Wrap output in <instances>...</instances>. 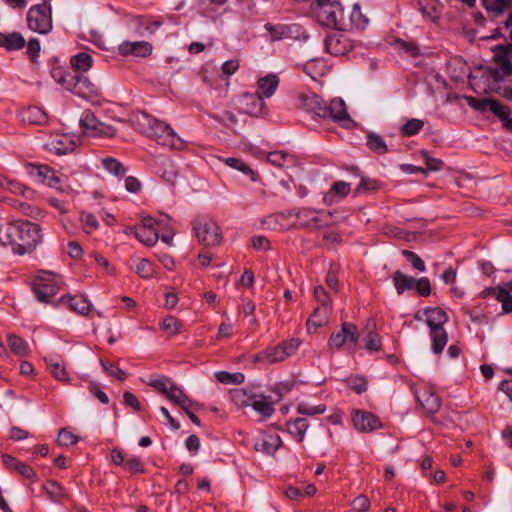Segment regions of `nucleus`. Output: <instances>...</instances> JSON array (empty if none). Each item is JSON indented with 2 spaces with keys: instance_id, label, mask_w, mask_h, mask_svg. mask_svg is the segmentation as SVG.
Masks as SVG:
<instances>
[{
  "instance_id": "8fccbe9b",
  "label": "nucleus",
  "mask_w": 512,
  "mask_h": 512,
  "mask_svg": "<svg viewBox=\"0 0 512 512\" xmlns=\"http://www.w3.org/2000/svg\"><path fill=\"white\" fill-rule=\"evenodd\" d=\"M101 365L105 373H107L109 376L114 377L120 381H124L126 379V372L119 368L116 364L101 360Z\"/></svg>"
},
{
  "instance_id": "4468645a",
  "label": "nucleus",
  "mask_w": 512,
  "mask_h": 512,
  "mask_svg": "<svg viewBox=\"0 0 512 512\" xmlns=\"http://www.w3.org/2000/svg\"><path fill=\"white\" fill-rule=\"evenodd\" d=\"M412 389L418 404L427 414L432 415L439 411L441 400L432 386L421 384Z\"/></svg>"
},
{
  "instance_id": "20e7f679",
  "label": "nucleus",
  "mask_w": 512,
  "mask_h": 512,
  "mask_svg": "<svg viewBox=\"0 0 512 512\" xmlns=\"http://www.w3.org/2000/svg\"><path fill=\"white\" fill-rule=\"evenodd\" d=\"M424 321L429 327L431 350L434 354H440L448 342V333L444 324L448 321L447 313L440 307H428L423 310Z\"/></svg>"
},
{
  "instance_id": "37998d69",
  "label": "nucleus",
  "mask_w": 512,
  "mask_h": 512,
  "mask_svg": "<svg viewBox=\"0 0 512 512\" xmlns=\"http://www.w3.org/2000/svg\"><path fill=\"white\" fill-rule=\"evenodd\" d=\"M50 373L59 381L63 383H67L69 381V374L65 368V366L59 361H55L50 359L47 362Z\"/></svg>"
},
{
  "instance_id": "4d7b16f0",
  "label": "nucleus",
  "mask_w": 512,
  "mask_h": 512,
  "mask_svg": "<svg viewBox=\"0 0 512 512\" xmlns=\"http://www.w3.org/2000/svg\"><path fill=\"white\" fill-rule=\"evenodd\" d=\"M57 442L61 446H71L78 442V437L70 432L66 428H62L59 431Z\"/></svg>"
},
{
  "instance_id": "c756f323",
  "label": "nucleus",
  "mask_w": 512,
  "mask_h": 512,
  "mask_svg": "<svg viewBox=\"0 0 512 512\" xmlns=\"http://www.w3.org/2000/svg\"><path fill=\"white\" fill-rule=\"evenodd\" d=\"M308 427L309 423L305 418L289 420L286 424L287 432L299 443L304 440Z\"/></svg>"
},
{
  "instance_id": "2eb2a0df",
  "label": "nucleus",
  "mask_w": 512,
  "mask_h": 512,
  "mask_svg": "<svg viewBox=\"0 0 512 512\" xmlns=\"http://www.w3.org/2000/svg\"><path fill=\"white\" fill-rule=\"evenodd\" d=\"M359 334L357 326L351 322H343L341 330L331 334L328 346L330 349L339 350L346 343L356 345L358 342Z\"/></svg>"
},
{
  "instance_id": "052dcab7",
  "label": "nucleus",
  "mask_w": 512,
  "mask_h": 512,
  "mask_svg": "<svg viewBox=\"0 0 512 512\" xmlns=\"http://www.w3.org/2000/svg\"><path fill=\"white\" fill-rule=\"evenodd\" d=\"M489 110L500 120L506 119L507 116L510 115L509 108L504 106L501 102L495 99H492Z\"/></svg>"
},
{
  "instance_id": "6ab92c4d",
  "label": "nucleus",
  "mask_w": 512,
  "mask_h": 512,
  "mask_svg": "<svg viewBox=\"0 0 512 512\" xmlns=\"http://www.w3.org/2000/svg\"><path fill=\"white\" fill-rule=\"evenodd\" d=\"M282 445V440L278 433L268 430L260 434L254 443L256 451L263 452L268 455L274 454Z\"/></svg>"
},
{
  "instance_id": "9d476101",
  "label": "nucleus",
  "mask_w": 512,
  "mask_h": 512,
  "mask_svg": "<svg viewBox=\"0 0 512 512\" xmlns=\"http://www.w3.org/2000/svg\"><path fill=\"white\" fill-rule=\"evenodd\" d=\"M193 230L198 241L205 246H218L222 242V232L211 218L199 216L193 221Z\"/></svg>"
},
{
  "instance_id": "0e129e2a",
  "label": "nucleus",
  "mask_w": 512,
  "mask_h": 512,
  "mask_svg": "<svg viewBox=\"0 0 512 512\" xmlns=\"http://www.w3.org/2000/svg\"><path fill=\"white\" fill-rule=\"evenodd\" d=\"M216 378L219 382L224 384H230V383H240L244 376L240 373L237 374H231L226 371H220L216 373Z\"/></svg>"
},
{
  "instance_id": "2f4dec72",
  "label": "nucleus",
  "mask_w": 512,
  "mask_h": 512,
  "mask_svg": "<svg viewBox=\"0 0 512 512\" xmlns=\"http://www.w3.org/2000/svg\"><path fill=\"white\" fill-rule=\"evenodd\" d=\"M332 313V306L331 305H325L324 307L319 306L317 307L312 315L307 320V326L308 328L313 327L315 329L323 326L327 321Z\"/></svg>"
},
{
  "instance_id": "774afa93",
  "label": "nucleus",
  "mask_w": 512,
  "mask_h": 512,
  "mask_svg": "<svg viewBox=\"0 0 512 512\" xmlns=\"http://www.w3.org/2000/svg\"><path fill=\"white\" fill-rule=\"evenodd\" d=\"M492 99L484 98V99H476L474 97H467L468 105L475 110L484 112L490 107Z\"/></svg>"
},
{
  "instance_id": "393cba45",
  "label": "nucleus",
  "mask_w": 512,
  "mask_h": 512,
  "mask_svg": "<svg viewBox=\"0 0 512 512\" xmlns=\"http://www.w3.org/2000/svg\"><path fill=\"white\" fill-rule=\"evenodd\" d=\"M368 24V19L361 12L359 4H354L349 14H345V25H343L342 31L351 29H364Z\"/></svg>"
},
{
  "instance_id": "5701e85b",
  "label": "nucleus",
  "mask_w": 512,
  "mask_h": 512,
  "mask_svg": "<svg viewBox=\"0 0 512 512\" xmlns=\"http://www.w3.org/2000/svg\"><path fill=\"white\" fill-rule=\"evenodd\" d=\"M512 53V44L497 45L494 49V62L497 65L502 76L512 74V63L510 56Z\"/></svg>"
},
{
  "instance_id": "79ce46f5",
  "label": "nucleus",
  "mask_w": 512,
  "mask_h": 512,
  "mask_svg": "<svg viewBox=\"0 0 512 512\" xmlns=\"http://www.w3.org/2000/svg\"><path fill=\"white\" fill-rule=\"evenodd\" d=\"M8 345L13 353L19 356L28 354L29 348L24 339L16 335H9L7 338Z\"/></svg>"
},
{
  "instance_id": "13d9d810",
  "label": "nucleus",
  "mask_w": 512,
  "mask_h": 512,
  "mask_svg": "<svg viewBox=\"0 0 512 512\" xmlns=\"http://www.w3.org/2000/svg\"><path fill=\"white\" fill-rule=\"evenodd\" d=\"M124 468L133 474L144 472V465L140 457L134 455L127 457Z\"/></svg>"
},
{
  "instance_id": "423d86ee",
  "label": "nucleus",
  "mask_w": 512,
  "mask_h": 512,
  "mask_svg": "<svg viewBox=\"0 0 512 512\" xmlns=\"http://www.w3.org/2000/svg\"><path fill=\"white\" fill-rule=\"evenodd\" d=\"M313 12L321 26L342 31L345 12L340 0H316Z\"/></svg>"
},
{
  "instance_id": "c85d7f7f",
  "label": "nucleus",
  "mask_w": 512,
  "mask_h": 512,
  "mask_svg": "<svg viewBox=\"0 0 512 512\" xmlns=\"http://www.w3.org/2000/svg\"><path fill=\"white\" fill-rule=\"evenodd\" d=\"M486 295L495 297L497 301L502 304V309L505 313L512 312V295L506 288L503 287H492L484 291Z\"/></svg>"
},
{
  "instance_id": "b1692460",
  "label": "nucleus",
  "mask_w": 512,
  "mask_h": 512,
  "mask_svg": "<svg viewBox=\"0 0 512 512\" xmlns=\"http://www.w3.org/2000/svg\"><path fill=\"white\" fill-rule=\"evenodd\" d=\"M30 174L37 178L38 181L57 188L60 183V178L57 176L56 171L48 165H31Z\"/></svg>"
},
{
  "instance_id": "72a5a7b5",
  "label": "nucleus",
  "mask_w": 512,
  "mask_h": 512,
  "mask_svg": "<svg viewBox=\"0 0 512 512\" xmlns=\"http://www.w3.org/2000/svg\"><path fill=\"white\" fill-rule=\"evenodd\" d=\"M250 406L264 417H270L274 412L273 404L262 395L253 394Z\"/></svg>"
},
{
  "instance_id": "58836bf2",
  "label": "nucleus",
  "mask_w": 512,
  "mask_h": 512,
  "mask_svg": "<svg viewBox=\"0 0 512 512\" xmlns=\"http://www.w3.org/2000/svg\"><path fill=\"white\" fill-rule=\"evenodd\" d=\"M350 184L344 181H336L332 184L329 192L324 196V202L331 203V198L335 195L345 197L350 193Z\"/></svg>"
},
{
  "instance_id": "7ed1b4c3",
  "label": "nucleus",
  "mask_w": 512,
  "mask_h": 512,
  "mask_svg": "<svg viewBox=\"0 0 512 512\" xmlns=\"http://www.w3.org/2000/svg\"><path fill=\"white\" fill-rule=\"evenodd\" d=\"M138 128L157 144L175 150H183L186 143L181 139L173 128L163 121H160L147 113H142L137 119Z\"/></svg>"
},
{
  "instance_id": "603ef678",
  "label": "nucleus",
  "mask_w": 512,
  "mask_h": 512,
  "mask_svg": "<svg viewBox=\"0 0 512 512\" xmlns=\"http://www.w3.org/2000/svg\"><path fill=\"white\" fill-rule=\"evenodd\" d=\"M382 342H381V336L374 332L370 331L365 339V348L369 352H378L381 350Z\"/></svg>"
},
{
  "instance_id": "7c9ffc66",
  "label": "nucleus",
  "mask_w": 512,
  "mask_h": 512,
  "mask_svg": "<svg viewBox=\"0 0 512 512\" xmlns=\"http://www.w3.org/2000/svg\"><path fill=\"white\" fill-rule=\"evenodd\" d=\"M61 301H67L70 309L80 315H87L92 307L90 301L83 295L63 296Z\"/></svg>"
},
{
  "instance_id": "f257e3e1",
  "label": "nucleus",
  "mask_w": 512,
  "mask_h": 512,
  "mask_svg": "<svg viewBox=\"0 0 512 512\" xmlns=\"http://www.w3.org/2000/svg\"><path fill=\"white\" fill-rule=\"evenodd\" d=\"M93 66V58L88 52H79L70 58V67L55 65L50 74L53 80L65 90L93 102L100 96V89L83 74Z\"/></svg>"
},
{
  "instance_id": "4c0bfd02",
  "label": "nucleus",
  "mask_w": 512,
  "mask_h": 512,
  "mask_svg": "<svg viewBox=\"0 0 512 512\" xmlns=\"http://www.w3.org/2000/svg\"><path fill=\"white\" fill-rule=\"evenodd\" d=\"M265 30L269 33V37L272 41H279L284 38H288L291 34V30L287 25L267 23Z\"/></svg>"
},
{
  "instance_id": "e433bc0d",
  "label": "nucleus",
  "mask_w": 512,
  "mask_h": 512,
  "mask_svg": "<svg viewBox=\"0 0 512 512\" xmlns=\"http://www.w3.org/2000/svg\"><path fill=\"white\" fill-rule=\"evenodd\" d=\"M101 163L108 173L116 177H122L127 172V168L116 158L106 157L101 159Z\"/></svg>"
},
{
  "instance_id": "f8f14e48",
  "label": "nucleus",
  "mask_w": 512,
  "mask_h": 512,
  "mask_svg": "<svg viewBox=\"0 0 512 512\" xmlns=\"http://www.w3.org/2000/svg\"><path fill=\"white\" fill-rule=\"evenodd\" d=\"M79 124L83 132L92 137H112L116 132L111 125L100 122L91 110L83 111Z\"/></svg>"
},
{
  "instance_id": "680f3d73",
  "label": "nucleus",
  "mask_w": 512,
  "mask_h": 512,
  "mask_svg": "<svg viewBox=\"0 0 512 512\" xmlns=\"http://www.w3.org/2000/svg\"><path fill=\"white\" fill-rule=\"evenodd\" d=\"M414 288L422 297H428L431 294V283L427 277L415 279Z\"/></svg>"
},
{
  "instance_id": "a211bd4d",
  "label": "nucleus",
  "mask_w": 512,
  "mask_h": 512,
  "mask_svg": "<svg viewBox=\"0 0 512 512\" xmlns=\"http://www.w3.org/2000/svg\"><path fill=\"white\" fill-rule=\"evenodd\" d=\"M280 83V79L277 74L270 73L261 77L257 81V89L255 97L259 104L263 106V100L270 98L277 90Z\"/></svg>"
},
{
  "instance_id": "864d4df0",
  "label": "nucleus",
  "mask_w": 512,
  "mask_h": 512,
  "mask_svg": "<svg viewBox=\"0 0 512 512\" xmlns=\"http://www.w3.org/2000/svg\"><path fill=\"white\" fill-rule=\"evenodd\" d=\"M296 411L302 415L313 416L323 414L326 411V406L324 404L310 406L307 403H300L297 405Z\"/></svg>"
},
{
  "instance_id": "ddd939ff",
  "label": "nucleus",
  "mask_w": 512,
  "mask_h": 512,
  "mask_svg": "<svg viewBox=\"0 0 512 512\" xmlns=\"http://www.w3.org/2000/svg\"><path fill=\"white\" fill-rule=\"evenodd\" d=\"M164 220L151 216L143 217L142 222L135 228V237L146 246H153L159 239V230Z\"/></svg>"
},
{
  "instance_id": "ea45409f",
  "label": "nucleus",
  "mask_w": 512,
  "mask_h": 512,
  "mask_svg": "<svg viewBox=\"0 0 512 512\" xmlns=\"http://www.w3.org/2000/svg\"><path fill=\"white\" fill-rule=\"evenodd\" d=\"M484 8L488 12H492L495 15L503 14L507 9L510 8L511 0H481Z\"/></svg>"
},
{
  "instance_id": "bb28decb",
  "label": "nucleus",
  "mask_w": 512,
  "mask_h": 512,
  "mask_svg": "<svg viewBox=\"0 0 512 512\" xmlns=\"http://www.w3.org/2000/svg\"><path fill=\"white\" fill-rule=\"evenodd\" d=\"M166 398L182 409H196L197 403L191 400L177 385H173Z\"/></svg>"
},
{
  "instance_id": "3c124183",
  "label": "nucleus",
  "mask_w": 512,
  "mask_h": 512,
  "mask_svg": "<svg viewBox=\"0 0 512 512\" xmlns=\"http://www.w3.org/2000/svg\"><path fill=\"white\" fill-rule=\"evenodd\" d=\"M149 385L155 388L157 391L167 396L170 389L174 385L173 381L167 377H160L157 379H153L149 382Z\"/></svg>"
},
{
  "instance_id": "6e6d98bb",
  "label": "nucleus",
  "mask_w": 512,
  "mask_h": 512,
  "mask_svg": "<svg viewBox=\"0 0 512 512\" xmlns=\"http://www.w3.org/2000/svg\"><path fill=\"white\" fill-rule=\"evenodd\" d=\"M324 68L325 65L323 62L318 60H312L304 65V72L315 80L317 76L322 75V70Z\"/></svg>"
},
{
  "instance_id": "a878e982",
  "label": "nucleus",
  "mask_w": 512,
  "mask_h": 512,
  "mask_svg": "<svg viewBox=\"0 0 512 512\" xmlns=\"http://www.w3.org/2000/svg\"><path fill=\"white\" fill-rule=\"evenodd\" d=\"M25 39L19 32H0V47L7 51H18L25 47Z\"/></svg>"
},
{
  "instance_id": "de8ad7c7",
  "label": "nucleus",
  "mask_w": 512,
  "mask_h": 512,
  "mask_svg": "<svg viewBox=\"0 0 512 512\" xmlns=\"http://www.w3.org/2000/svg\"><path fill=\"white\" fill-rule=\"evenodd\" d=\"M136 273L143 279H149L153 277L155 273L154 265L147 258H142L136 266Z\"/></svg>"
},
{
  "instance_id": "0eeeda50",
  "label": "nucleus",
  "mask_w": 512,
  "mask_h": 512,
  "mask_svg": "<svg viewBox=\"0 0 512 512\" xmlns=\"http://www.w3.org/2000/svg\"><path fill=\"white\" fill-rule=\"evenodd\" d=\"M50 0L30 7L27 12V25L30 30L39 34H48L53 27Z\"/></svg>"
},
{
  "instance_id": "39448f33",
  "label": "nucleus",
  "mask_w": 512,
  "mask_h": 512,
  "mask_svg": "<svg viewBox=\"0 0 512 512\" xmlns=\"http://www.w3.org/2000/svg\"><path fill=\"white\" fill-rule=\"evenodd\" d=\"M9 243L17 244L20 253L32 251L42 241L41 229L38 224L30 221L21 224H9L6 227Z\"/></svg>"
},
{
  "instance_id": "f3484780",
  "label": "nucleus",
  "mask_w": 512,
  "mask_h": 512,
  "mask_svg": "<svg viewBox=\"0 0 512 512\" xmlns=\"http://www.w3.org/2000/svg\"><path fill=\"white\" fill-rule=\"evenodd\" d=\"M352 421L355 429L364 433H370L382 426L378 417L371 412L363 410H354Z\"/></svg>"
},
{
  "instance_id": "dca6fc26",
  "label": "nucleus",
  "mask_w": 512,
  "mask_h": 512,
  "mask_svg": "<svg viewBox=\"0 0 512 512\" xmlns=\"http://www.w3.org/2000/svg\"><path fill=\"white\" fill-rule=\"evenodd\" d=\"M324 44L326 51L334 56L345 55L352 49V43L348 37L339 32L327 35Z\"/></svg>"
},
{
  "instance_id": "aec40b11",
  "label": "nucleus",
  "mask_w": 512,
  "mask_h": 512,
  "mask_svg": "<svg viewBox=\"0 0 512 512\" xmlns=\"http://www.w3.org/2000/svg\"><path fill=\"white\" fill-rule=\"evenodd\" d=\"M153 46L147 41H124L118 46V52L121 56H135L146 58L152 54Z\"/></svg>"
},
{
  "instance_id": "9b49d317",
  "label": "nucleus",
  "mask_w": 512,
  "mask_h": 512,
  "mask_svg": "<svg viewBox=\"0 0 512 512\" xmlns=\"http://www.w3.org/2000/svg\"><path fill=\"white\" fill-rule=\"evenodd\" d=\"M296 218L303 228L321 229L334 224L333 213L325 210L302 208L296 213Z\"/></svg>"
},
{
  "instance_id": "c03bdc74",
  "label": "nucleus",
  "mask_w": 512,
  "mask_h": 512,
  "mask_svg": "<svg viewBox=\"0 0 512 512\" xmlns=\"http://www.w3.org/2000/svg\"><path fill=\"white\" fill-rule=\"evenodd\" d=\"M267 161L277 167H285L292 163L293 158L286 152L274 151L267 154Z\"/></svg>"
},
{
  "instance_id": "69168bd1",
  "label": "nucleus",
  "mask_w": 512,
  "mask_h": 512,
  "mask_svg": "<svg viewBox=\"0 0 512 512\" xmlns=\"http://www.w3.org/2000/svg\"><path fill=\"white\" fill-rule=\"evenodd\" d=\"M81 221L83 223L84 230L87 233H91L92 231L96 230L99 226L97 218L91 213H82Z\"/></svg>"
},
{
  "instance_id": "f704fd0d",
  "label": "nucleus",
  "mask_w": 512,
  "mask_h": 512,
  "mask_svg": "<svg viewBox=\"0 0 512 512\" xmlns=\"http://www.w3.org/2000/svg\"><path fill=\"white\" fill-rule=\"evenodd\" d=\"M418 6L422 15L428 20L436 22L439 19L440 13L436 0H419Z\"/></svg>"
},
{
  "instance_id": "5fc2aeb1",
  "label": "nucleus",
  "mask_w": 512,
  "mask_h": 512,
  "mask_svg": "<svg viewBox=\"0 0 512 512\" xmlns=\"http://www.w3.org/2000/svg\"><path fill=\"white\" fill-rule=\"evenodd\" d=\"M180 326L181 323L177 318L168 316L163 319L161 328L169 335H176L180 331Z\"/></svg>"
},
{
  "instance_id": "338daca9",
  "label": "nucleus",
  "mask_w": 512,
  "mask_h": 512,
  "mask_svg": "<svg viewBox=\"0 0 512 512\" xmlns=\"http://www.w3.org/2000/svg\"><path fill=\"white\" fill-rule=\"evenodd\" d=\"M371 502L366 495H359L352 501V508L357 512H366L370 509Z\"/></svg>"
},
{
  "instance_id": "412c9836",
  "label": "nucleus",
  "mask_w": 512,
  "mask_h": 512,
  "mask_svg": "<svg viewBox=\"0 0 512 512\" xmlns=\"http://www.w3.org/2000/svg\"><path fill=\"white\" fill-rule=\"evenodd\" d=\"M162 24L163 22L159 19H152L145 16H135L130 21L131 28L141 37L153 35Z\"/></svg>"
},
{
  "instance_id": "c9c22d12",
  "label": "nucleus",
  "mask_w": 512,
  "mask_h": 512,
  "mask_svg": "<svg viewBox=\"0 0 512 512\" xmlns=\"http://www.w3.org/2000/svg\"><path fill=\"white\" fill-rule=\"evenodd\" d=\"M227 166L248 175L252 181H256L258 175L241 159L235 157H228L221 159Z\"/></svg>"
},
{
  "instance_id": "cd10ccee",
  "label": "nucleus",
  "mask_w": 512,
  "mask_h": 512,
  "mask_svg": "<svg viewBox=\"0 0 512 512\" xmlns=\"http://www.w3.org/2000/svg\"><path fill=\"white\" fill-rule=\"evenodd\" d=\"M21 119L34 125H42L48 121L46 112L38 106H30L21 111Z\"/></svg>"
},
{
  "instance_id": "e2e57ef3",
  "label": "nucleus",
  "mask_w": 512,
  "mask_h": 512,
  "mask_svg": "<svg viewBox=\"0 0 512 512\" xmlns=\"http://www.w3.org/2000/svg\"><path fill=\"white\" fill-rule=\"evenodd\" d=\"M232 399L240 407L251 405L252 395H248L245 390L237 389L232 393Z\"/></svg>"
},
{
  "instance_id": "a19ab883",
  "label": "nucleus",
  "mask_w": 512,
  "mask_h": 512,
  "mask_svg": "<svg viewBox=\"0 0 512 512\" xmlns=\"http://www.w3.org/2000/svg\"><path fill=\"white\" fill-rule=\"evenodd\" d=\"M367 147L377 154H385L388 151L387 145L383 138L376 133H369L367 135Z\"/></svg>"
},
{
  "instance_id": "09e8293b",
  "label": "nucleus",
  "mask_w": 512,
  "mask_h": 512,
  "mask_svg": "<svg viewBox=\"0 0 512 512\" xmlns=\"http://www.w3.org/2000/svg\"><path fill=\"white\" fill-rule=\"evenodd\" d=\"M347 386L357 394H362L367 390L368 381L363 376H354L347 379Z\"/></svg>"
},
{
  "instance_id": "f03ea898",
  "label": "nucleus",
  "mask_w": 512,
  "mask_h": 512,
  "mask_svg": "<svg viewBox=\"0 0 512 512\" xmlns=\"http://www.w3.org/2000/svg\"><path fill=\"white\" fill-rule=\"evenodd\" d=\"M297 106L313 116L328 119L347 127L352 122L345 102L341 98L332 99L328 104L314 92H302L297 96Z\"/></svg>"
},
{
  "instance_id": "49530a36",
  "label": "nucleus",
  "mask_w": 512,
  "mask_h": 512,
  "mask_svg": "<svg viewBox=\"0 0 512 512\" xmlns=\"http://www.w3.org/2000/svg\"><path fill=\"white\" fill-rule=\"evenodd\" d=\"M44 489L53 501H60L65 497L62 486L54 480L47 481L44 485Z\"/></svg>"
},
{
  "instance_id": "a18cd8bd",
  "label": "nucleus",
  "mask_w": 512,
  "mask_h": 512,
  "mask_svg": "<svg viewBox=\"0 0 512 512\" xmlns=\"http://www.w3.org/2000/svg\"><path fill=\"white\" fill-rule=\"evenodd\" d=\"M424 127V121L416 118L408 120L401 128L400 132L403 136H414L418 134Z\"/></svg>"
},
{
  "instance_id": "bf43d9fd",
  "label": "nucleus",
  "mask_w": 512,
  "mask_h": 512,
  "mask_svg": "<svg viewBox=\"0 0 512 512\" xmlns=\"http://www.w3.org/2000/svg\"><path fill=\"white\" fill-rule=\"evenodd\" d=\"M402 255L407 259L411 265L418 271H425L426 266L424 261L413 251L403 250Z\"/></svg>"
},
{
  "instance_id": "4be33fe9",
  "label": "nucleus",
  "mask_w": 512,
  "mask_h": 512,
  "mask_svg": "<svg viewBox=\"0 0 512 512\" xmlns=\"http://www.w3.org/2000/svg\"><path fill=\"white\" fill-rule=\"evenodd\" d=\"M46 147L50 152L63 155L74 151L76 143L68 134H56L48 140Z\"/></svg>"
},
{
  "instance_id": "6e6552de",
  "label": "nucleus",
  "mask_w": 512,
  "mask_h": 512,
  "mask_svg": "<svg viewBox=\"0 0 512 512\" xmlns=\"http://www.w3.org/2000/svg\"><path fill=\"white\" fill-rule=\"evenodd\" d=\"M60 289V277L50 271L40 270L32 281V290L38 301L48 303Z\"/></svg>"
},
{
  "instance_id": "473e14b6",
  "label": "nucleus",
  "mask_w": 512,
  "mask_h": 512,
  "mask_svg": "<svg viewBox=\"0 0 512 512\" xmlns=\"http://www.w3.org/2000/svg\"><path fill=\"white\" fill-rule=\"evenodd\" d=\"M392 281L397 293L401 295L405 291L414 288L415 278H413L412 276H407L400 270H397L392 275Z\"/></svg>"
},
{
  "instance_id": "1a4fd4ad",
  "label": "nucleus",
  "mask_w": 512,
  "mask_h": 512,
  "mask_svg": "<svg viewBox=\"0 0 512 512\" xmlns=\"http://www.w3.org/2000/svg\"><path fill=\"white\" fill-rule=\"evenodd\" d=\"M300 346V341L292 338L283 341L276 346L267 347L263 351L254 356L255 362L264 364H274L284 361L287 357L292 356Z\"/></svg>"
}]
</instances>
